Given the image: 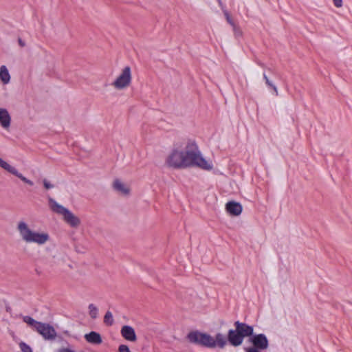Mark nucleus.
<instances>
[{
	"instance_id": "1",
	"label": "nucleus",
	"mask_w": 352,
	"mask_h": 352,
	"mask_svg": "<svg viewBox=\"0 0 352 352\" xmlns=\"http://www.w3.org/2000/svg\"><path fill=\"white\" fill-rule=\"evenodd\" d=\"M166 164L174 168L197 166L204 170H211L213 164L204 159L196 142L188 140L183 148H175L168 155Z\"/></svg>"
},
{
	"instance_id": "2",
	"label": "nucleus",
	"mask_w": 352,
	"mask_h": 352,
	"mask_svg": "<svg viewBox=\"0 0 352 352\" xmlns=\"http://www.w3.org/2000/svg\"><path fill=\"white\" fill-rule=\"evenodd\" d=\"M187 338L191 343L211 349L217 346L223 349L227 344V338L221 333L212 337L208 333L192 331L188 334Z\"/></svg>"
},
{
	"instance_id": "3",
	"label": "nucleus",
	"mask_w": 352,
	"mask_h": 352,
	"mask_svg": "<svg viewBox=\"0 0 352 352\" xmlns=\"http://www.w3.org/2000/svg\"><path fill=\"white\" fill-rule=\"evenodd\" d=\"M17 230L22 240L28 243H36L38 245H43L50 239L48 233L32 230L25 221H21L18 223Z\"/></svg>"
},
{
	"instance_id": "4",
	"label": "nucleus",
	"mask_w": 352,
	"mask_h": 352,
	"mask_svg": "<svg viewBox=\"0 0 352 352\" xmlns=\"http://www.w3.org/2000/svg\"><path fill=\"white\" fill-rule=\"evenodd\" d=\"M48 204L51 210L53 212L62 216L63 220L71 227L76 228L80 225V219L69 209L59 204L55 199L52 197H49Z\"/></svg>"
},
{
	"instance_id": "5",
	"label": "nucleus",
	"mask_w": 352,
	"mask_h": 352,
	"mask_svg": "<svg viewBox=\"0 0 352 352\" xmlns=\"http://www.w3.org/2000/svg\"><path fill=\"white\" fill-rule=\"evenodd\" d=\"M131 81V72L129 66L125 67L112 85L118 89L128 87Z\"/></svg>"
},
{
	"instance_id": "6",
	"label": "nucleus",
	"mask_w": 352,
	"mask_h": 352,
	"mask_svg": "<svg viewBox=\"0 0 352 352\" xmlns=\"http://www.w3.org/2000/svg\"><path fill=\"white\" fill-rule=\"evenodd\" d=\"M36 331L45 340H52L56 337V331L54 328L47 323L41 322L36 327Z\"/></svg>"
},
{
	"instance_id": "7",
	"label": "nucleus",
	"mask_w": 352,
	"mask_h": 352,
	"mask_svg": "<svg viewBox=\"0 0 352 352\" xmlns=\"http://www.w3.org/2000/svg\"><path fill=\"white\" fill-rule=\"evenodd\" d=\"M0 167L8 171V173L12 174L13 175L19 178L24 183L33 186L34 182L27 177H24L21 173H20L18 170L13 166L9 164L7 162L4 161L2 158L0 157Z\"/></svg>"
},
{
	"instance_id": "8",
	"label": "nucleus",
	"mask_w": 352,
	"mask_h": 352,
	"mask_svg": "<svg viewBox=\"0 0 352 352\" xmlns=\"http://www.w3.org/2000/svg\"><path fill=\"white\" fill-rule=\"evenodd\" d=\"M250 340L253 346L260 349V350H265L269 346L268 340L263 333L253 335Z\"/></svg>"
},
{
	"instance_id": "9",
	"label": "nucleus",
	"mask_w": 352,
	"mask_h": 352,
	"mask_svg": "<svg viewBox=\"0 0 352 352\" xmlns=\"http://www.w3.org/2000/svg\"><path fill=\"white\" fill-rule=\"evenodd\" d=\"M236 330L244 338L245 337L253 336V327L243 322L236 321L234 322Z\"/></svg>"
},
{
	"instance_id": "10",
	"label": "nucleus",
	"mask_w": 352,
	"mask_h": 352,
	"mask_svg": "<svg viewBox=\"0 0 352 352\" xmlns=\"http://www.w3.org/2000/svg\"><path fill=\"white\" fill-rule=\"evenodd\" d=\"M228 340L232 346H237L242 344L243 338L236 329H230L228 331Z\"/></svg>"
},
{
	"instance_id": "11",
	"label": "nucleus",
	"mask_w": 352,
	"mask_h": 352,
	"mask_svg": "<svg viewBox=\"0 0 352 352\" xmlns=\"http://www.w3.org/2000/svg\"><path fill=\"white\" fill-rule=\"evenodd\" d=\"M11 124V116L5 108H0V125L5 129H8Z\"/></svg>"
},
{
	"instance_id": "12",
	"label": "nucleus",
	"mask_w": 352,
	"mask_h": 352,
	"mask_svg": "<svg viewBox=\"0 0 352 352\" xmlns=\"http://www.w3.org/2000/svg\"><path fill=\"white\" fill-rule=\"evenodd\" d=\"M121 334L124 339L134 342L136 340V335L135 330L131 326H123L121 329Z\"/></svg>"
},
{
	"instance_id": "13",
	"label": "nucleus",
	"mask_w": 352,
	"mask_h": 352,
	"mask_svg": "<svg viewBox=\"0 0 352 352\" xmlns=\"http://www.w3.org/2000/svg\"><path fill=\"white\" fill-rule=\"evenodd\" d=\"M226 210L231 215L238 216L242 212V206L239 203L230 201L226 204Z\"/></svg>"
},
{
	"instance_id": "14",
	"label": "nucleus",
	"mask_w": 352,
	"mask_h": 352,
	"mask_svg": "<svg viewBox=\"0 0 352 352\" xmlns=\"http://www.w3.org/2000/svg\"><path fill=\"white\" fill-rule=\"evenodd\" d=\"M113 188L117 192L123 195H128L130 192L129 186L119 179H116L114 181Z\"/></svg>"
},
{
	"instance_id": "15",
	"label": "nucleus",
	"mask_w": 352,
	"mask_h": 352,
	"mask_svg": "<svg viewBox=\"0 0 352 352\" xmlns=\"http://www.w3.org/2000/svg\"><path fill=\"white\" fill-rule=\"evenodd\" d=\"M85 338L89 343L94 344H99L102 342V338L100 335L96 332L91 331L85 335Z\"/></svg>"
},
{
	"instance_id": "16",
	"label": "nucleus",
	"mask_w": 352,
	"mask_h": 352,
	"mask_svg": "<svg viewBox=\"0 0 352 352\" xmlns=\"http://www.w3.org/2000/svg\"><path fill=\"white\" fill-rule=\"evenodd\" d=\"M0 80L3 85H7L10 81V75L6 65L0 67Z\"/></svg>"
},
{
	"instance_id": "17",
	"label": "nucleus",
	"mask_w": 352,
	"mask_h": 352,
	"mask_svg": "<svg viewBox=\"0 0 352 352\" xmlns=\"http://www.w3.org/2000/svg\"><path fill=\"white\" fill-rule=\"evenodd\" d=\"M23 320L34 330L36 329V327H38V324L40 323V322L35 320L32 317L28 316H23Z\"/></svg>"
},
{
	"instance_id": "18",
	"label": "nucleus",
	"mask_w": 352,
	"mask_h": 352,
	"mask_svg": "<svg viewBox=\"0 0 352 352\" xmlns=\"http://www.w3.org/2000/svg\"><path fill=\"white\" fill-rule=\"evenodd\" d=\"M263 79L265 80L267 86L269 88L272 89L274 91V95L276 96H277L278 95V89H277V87H276V85L272 81L270 80V79L268 78V77L267 76L265 73L263 74Z\"/></svg>"
},
{
	"instance_id": "19",
	"label": "nucleus",
	"mask_w": 352,
	"mask_h": 352,
	"mask_svg": "<svg viewBox=\"0 0 352 352\" xmlns=\"http://www.w3.org/2000/svg\"><path fill=\"white\" fill-rule=\"evenodd\" d=\"M88 308L90 317L96 319L98 317V308L94 304H90Z\"/></svg>"
},
{
	"instance_id": "20",
	"label": "nucleus",
	"mask_w": 352,
	"mask_h": 352,
	"mask_svg": "<svg viewBox=\"0 0 352 352\" xmlns=\"http://www.w3.org/2000/svg\"><path fill=\"white\" fill-rule=\"evenodd\" d=\"M104 322L106 324L110 326L112 325L113 323V315L111 312L107 311L104 317Z\"/></svg>"
},
{
	"instance_id": "21",
	"label": "nucleus",
	"mask_w": 352,
	"mask_h": 352,
	"mask_svg": "<svg viewBox=\"0 0 352 352\" xmlns=\"http://www.w3.org/2000/svg\"><path fill=\"white\" fill-rule=\"evenodd\" d=\"M19 346L22 352H33L31 347L25 342H21Z\"/></svg>"
},
{
	"instance_id": "22",
	"label": "nucleus",
	"mask_w": 352,
	"mask_h": 352,
	"mask_svg": "<svg viewBox=\"0 0 352 352\" xmlns=\"http://www.w3.org/2000/svg\"><path fill=\"white\" fill-rule=\"evenodd\" d=\"M43 186L44 187L47 189V190H49V189H51V188H53L54 187V186L51 184L47 179H43Z\"/></svg>"
},
{
	"instance_id": "23",
	"label": "nucleus",
	"mask_w": 352,
	"mask_h": 352,
	"mask_svg": "<svg viewBox=\"0 0 352 352\" xmlns=\"http://www.w3.org/2000/svg\"><path fill=\"white\" fill-rule=\"evenodd\" d=\"M118 351L119 352H131L129 348L128 347V346L125 345V344H121L119 346V348H118Z\"/></svg>"
},
{
	"instance_id": "24",
	"label": "nucleus",
	"mask_w": 352,
	"mask_h": 352,
	"mask_svg": "<svg viewBox=\"0 0 352 352\" xmlns=\"http://www.w3.org/2000/svg\"><path fill=\"white\" fill-rule=\"evenodd\" d=\"M259 350H260V349H258L254 346L245 349L246 352H260Z\"/></svg>"
},
{
	"instance_id": "25",
	"label": "nucleus",
	"mask_w": 352,
	"mask_h": 352,
	"mask_svg": "<svg viewBox=\"0 0 352 352\" xmlns=\"http://www.w3.org/2000/svg\"><path fill=\"white\" fill-rule=\"evenodd\" d=\"M333 4L336 8L342 6V0H333Z\"/></svg>"
},
{
	"instance_id": "26",
	"label": "nucleus",
	"mask_w": 352,
	"mask_h": 352,
	"mask_svg": "<svg viewBox=\"0 0 352 352\" xmlns=\"http://www.w3.org/2000/svg\"><path fill=\"white\" fill-rule=\"evenodd\" d=\"M58 352H76L75 351L69 348H62L58 350Z\"/></svg>"
},
{
	"instance_id": "27",
	"label": "nucleus",
	"mask_w": 352,
	"mask_h": 352,
	"mask_svg": "<svg viewBox=\"0 0 352 352\" xmlns=\"http://www.w3.org/2000/svg\"><path fill=\"white\" fill-rule=\"evenodd\" d=\"M18 42L21 47H24L25 45V42L21 38H19Z\"/></svg>"
},
{
	"instance_id": "28",
	"label": "nucleus",
	"mask_w": 352,
	"mask_h": 352,
	"mask_svg": "<svg viewBox=\"0 0 352 352\" xmlns=\"http://www.w3.org/2000/svg\"><path fill=\"white\" fill-rule=\"evenodd\" d=\"M226 18H227L228 23H230L232 25H234L230 17L229 16V15L227 13H226Z\"/></svg>"
}]
</instances>
